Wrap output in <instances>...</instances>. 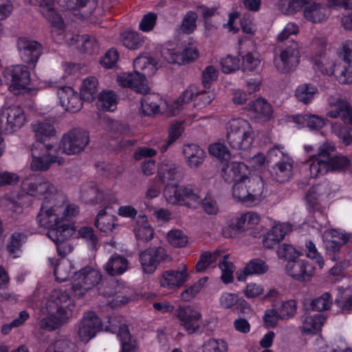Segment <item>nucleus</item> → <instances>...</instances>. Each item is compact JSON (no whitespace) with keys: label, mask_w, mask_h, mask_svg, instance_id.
I'll use <instances>...</instances> for the list:
<instances>
[{"label":"nucleus","mask_w":352,"mask_h":352,"mask_svg":"<svg viewBox=\"0 0 352 352\" xmlns=\"http://www.w3.org/2000/svg\"><path fill=\"white\" fill-rule=\"evenodd\" d=\"M21 188L28 195L43 199L36 217L40 227L49 229L47 236L57 245V252L64 256L69 251V248L63 243L74 232L69 223L72 217L79 212L75 204H65L53 184L38 174H31L22 182Z\"/></svg>","instance_id":"f257e3e1"},{"label":"nucleus","mask_w":352,"mask_h":352,"mask_svg":"<svg viewBox=\"0 0 352 352\" xmlns=\"http://www.w3.org/2000/svg\"><path fill=\"white\" fill-rule=\"evenodd\" d=\"M74 307L69 294L61 289H54L41 311L45 316L40 320L41 328L53 331L66 322Z\"/></svg>","instance_id":"f03ea898"},{"label":"nucleus","mask_w":352,"mask_h":352,"mask_svg":"<svg viewBox=\"0 0 352 352\" xmlns=\"http://www.w3.org/2000/svg\"><path fill=\"white\" fill-rule=\"evenodd\" d=\"M134 72H126L118 76L119 85L123 87H130L138 93L146 94L148 87L146 84V76L153 75L157 62L147 56H139L133 61Z\"/></svg>","instance_id":"7ed1b4c3"},{"label":"nucleus","mask_w":352,"mask_h":352,"mask_svg":"<svg viewBox=\"0 0 352 352\" xmlns=\"http://www.w3.org/2000/svg\"><path fill=\"white\" fill-rule=\"evenodd\" d=\"M287 5L286 10L282 12L286 14H293L303 8L305 17L313 22L320 23L329 14V8L349 12L352 10V1H330L327 8L316 1H285Z\"/></svg>","instance_id":"20e7f679"},{"label":"nucleus","mask_w":352,"mask_h":352,"mask_svg":"<svg viewBox=\"0 0 352 352\" xmlns=\"http://www.w3.org/2000/svg\"><path fill=\"white\" fill-rule=\"evenodd\" d=\"M264 182L258 175H243L236 179L232 188L233 198L246 206L258 205L263 199Z\"/></svg>","instance_id":"39448f33"},{"label":"nucleus","mask_w":352,"mask_h":352,"mask_svg":"<svg viewBox=\"0 0 352 352\" xmlns=\"http://www.w3.org/2000/svg\"><path fill=\"white\" fill-rule=\"evenodd\" d=\"M226 140L233 149H249L254 141V131L250 122L241 118L230 120L226 124Z\"/></svg>","instance_id":"423d86ee"},{"label":"nucleus","mask_w":352,"mask_h":352,"mask_svg":"<svg viewBox=\"0 0 352 352\" xmlns=\"http://www.w3.org/2000/svg\"><path fill=\"white\" fill-rule=\"evenodd\" d=\"M54 146L52 143L35 142L31 148L32 161L30 168L34 171L47 170L53 163H62L56 153Z\"/></svg>","instance_id":"0eeeda50"},{"label":"nucleus","mask_w":352,"mask_h":352,"mask_svg":"<svg viewBox=\"0 0 352 352\" xmlns=\"http://www.w3.org/2000/svg\"><path fill=\"white\" fill-rule=\"evenodd\" d=\"M89 143V133L82 129L76 128L63 135L59 148L65 154L77 155L83 151Z\"/></svg>","instance_id":"6e6552de"},{"label":"nucleus","mask_w":352,"mask_h":352,"mask_svg":"<svg viewBox=\"0 0 352 352\" xmlns=\"http://www.w3.org/2000/svg\"><path fill=\"white\" fill-rule=\"evenodd\" d=\"M100 272L91 267H85L75 272L74 280L72 283V290L75 296L82 297L88 290L96 286L101 280Z\"/></svg>","instance_id":"1a4fd4ad"},{"label":"nucleus","mask_w":352,"mask_h":352,"mask_svg":"<svg viewBox=\"0 0 352 352\" xmlns=\"http://www.w3.org/2000/svg\"><path fill=\"white\" fill-rule=\"evenodd\" d=\"M300 52L298 44L292 41L289 45L280 50L274 56V65L280 72L287 73L295 69L299 64Z\"/></svg>","instance_id":"9d476101"},{"label":"nucleus","mask_w":352,"mask_h":352,"mask_svg":"<svg viewBox=\"0 0 352 352\" xmlns=\"http://www.w3.org/2000/svg\"><path fill=\"white\" fill-rule=\"evenodd\" d=\"M334 146L329 142L323 143L318 148V153L309 156L306 162L311 177H317L329 171L328 155L333 153Z\"/></svg>","instance_id":"9b49d317"},{"label":"nucleus","mask_w":352,"mask_h":352,"mask_svg":"<svg viewBox=\"0 0 352 352\" xmlns=\"http://www.w3.org/2000/svg\"><path fill=\"white\" fill-rule=\"evenodd\" d=\"M24 122V112L20 107L11 106L0 110V131L12 133L20 129Z\"/></svg>","instance_id":"f8f14e48"},{"label":"nucleus","mask_w":352,"mask_h":352,"mask_svg":"<svg viewBox=\"0 0 352 352\" xmlns=\"http://www.w3.org/2000/svg\"><path fill=\"white\" fill-rule=\"evenodd\" d=\"M175 316L188 334L196 333L203 324L200 312L189 305L179 306L175 310Z\"/></svg>","instance_id":"ddd939ff"},{"label":"nucleus","mask_w":352,"mask_h":352,"mask_svg":"<svg viewBox=\"0 0 352 352\" xmlns=\"http://www.w3.org/2000/svg\"><path fill=\"white\" fill-rule=\"evenodd\" d=\"M102 330V324L100 318L94 311H88L85 313L78 324V338L81 342L87 343Z\"/></svg>","instance_id":"4468645a"},{"label":"nucleus","mask_w":352,"mask_h":352,"mask_svg":"<svg viewBox=\"0 0 352 352\" xmlns=\"http://www.w3.org/2000/svg\"><path fill=\"white\" fill-rule=\"evenodd\" d=\"M17 50L21 60L34 68L43 53L42 45L37 41L21 37L17 41Z\"/></svg>","instance_id":"2eb2a0df"},{"label":"nucleus","mask_w":352,"mask_h":352,"mask_svg":"<svg viewBox=\"0 0 352 352\" xmlns=\"http://www.w3.org/2000/svg\"><path fill=\"white\" fill-rule=\"evenodd\" d=\"M167 258L168 254L162 247L148 248L141 252L139 255L141 267L146 274H153L160 263Z\"/></svg>","instance_id":"dca6fc26"},{"label":"nucleus","mask_w":352,"mask_h":352,"mask_svg":"<svg viewBox=\"0 0 352 352\" xmlns=\"http://www.w3.org/2000/svg\"><path fill=\"white\" fill-rule=\"evenodd\" d=\"M286 274L299 282H308L313 277L315 267L306 259H296L287 261L285 265Z\"/></svg>","instance_id":"f3484780"},{"label":"nucleus","mask_w":352,"mask_h":352,"mask_svg":"<svg viewBox=\"0 0 352 352\" xmlns=\"http://www.w3.org/2000/svg\"><path fill=\"white\" fill-rule=\"evenodd\" d=\"M49 86L58 88L57 96L61 107L68 112L76 113L82 107L79 94L71 87H59L55 82H50Z\"/></svg>","instance_id":"a211bd4d"},{"label":"nucleus","mask_w":352,"mask_h":352,"mask_svg":"<svg viewBox=\"0 0 352 352\" xmlns=\"http://www.w3.org/2000/svg\"><path fill=\"white\" fill-rule=\"evenodd\" d=\"M188 280V269L186 265H181L175 270L164 272L159 278L162 287L174 290L182 287Z\"/></svg>","instance_id":"6ab92c4d"},{"label":"nucleus","mask_w":352,"mask_h":352,"mask_svg":"<svg viewBox=\"0 0 352 352\" xmlns=\"http://www.w3.org/2000/svg\"><path fill=\"white\" fill-rule=\"evenodd\" d=\"M327 104L329 107L327 117L340 118L344 122L352 124V109L346 100L338 96H330L327 99Z\"/></svg>","instance_id":"aec40b11"},{"label":"nucleus","mask_w":352,"mask_h":352,"mask_svg":"<svg viewBox=\"0 0 352 352\" xmlns=\"http://www.w3.org/2000/svg\"><path fill=\"white\" fill-rule=\"evenodd\" d=\"M6 77H10L12 85L10 89H25L30 82V73L26 65H16L8 67L5 72Z\"/></svg>","instance_id":"412c9836"},{"label":"nucleus","mask_w":352,"mask_h":352,"mask_svg":"<svg viewBox=\"0 0 352 352\" xmlns=\"http://www.w3.org/2000/svg\"><path fill=\"white\" fill-rule=\"evenodd\" d=\"M292 230V226L289 223H275L263 236V246L268 249L273 248Z\"/></svg>","instance_id":"4be33fe9"},{"label":"nucleus","mask_w":352,"mask_h":352,"mask_svg":"<svg viewBox=\"0 0 352 352\" xmlns=\"http://www.w3.org/2000/svg\"><path fill=\"white\" fill-rule=\"evenodd\" d=\"M183 177L182 168L169 160H164L158 168V178L160 183L179 181Z\"/></svg>","instance_id":"5701e85b"},{"label":"nucleus","mask_w":352,"mask_h":352,"mask_svg":"<svg viewBox=\"0 0 352 352\" xmlns=\"http://www.w3.org/2000/svg\"><path fill=\"white\" fill-rule=\"evenodd\" d=\"M163 54L168 63L183 65L196 60L199 56V52L195 46L189 45L181 52L168 50Z\"/></svg>","instance_id":"b1692460"},{"label":"nucleus","mask_w":352,"mask_h":352,"mask_svg":"<svg viewBox=\"0 0 352 352\" xmlns=\"http://www.w3.org/2000/svg\"><path fill=\"white\" fill-rule=\"evenodd\" d=\"M115 319L110 318L109 325L106 326L104 330L108 332L115 333L118 329V335L122 343V352H135L136 344L131 340V336L128 327L123 324L118 326L114 324Z\"/></svg>","instance_id":"393cba45"},{"label":"nucleus","mask_w":352,"mask_h":352,"mask_svg":"<svg viewBox=\"0 0 352 352\" xmlns=\"http://www.w3.org/2000/svg\"><path fill=\"white\" fill-rule=\"evenodd\" d=\"M248 110L249 116L258 122L267 121L272 116L271 105L263 98H258L250 103Z\"/></svg>","instance_id":"a878e982"},{"label":"nucleus","mask_w":352,"mask_h":352,"mask_svg":"<svg viewBox=\"0 0 352 352\" xmlns=\"http://www.w3.org/2000/svg\"><path fill=\"white\" fill-rule=\"evenodd\" d=\"M248 166L246 164L230 159L226 161L221 167L222 177L227 182L236 181L238 179L237 177L239 179L243 175L246 176Z\"/></svg>","instance_id":"bb28decb"},{"label":"nucleus","mask_w":352,"mask_h":352,"mask_svg":"<svg viewBox=\"0 0 352 352\" xmlns=\"http://www.w3.org/2000/svg\"><path fill=\"white\" fill-rule=\"evenodd\" d=\"M182 152L187 165L191 168H198L206 157L204 150L195 144H185Z\"/></svg>","instance_id":"cd10ccee"},{"label":"nucleus","mask_w":352,"mask_h":352,"mask_svg":"<svg viewBox=\"0 0 352 352\" xmlns=\"http://www.w3.org/2000/svg\"><path fill=\"white\" fill-rule=\"evenodd\" d=\"M82 192L85 198L93 204H113L116 201L114 197L110 198L107 194H104L93 182L85 185Z\"/></svg>","instance_id":"c85d7f7f"},{"label":"nucleus","mask_w":352,"mask_h":352,"mask_svg":"<svg viewBox=\"0 0 352 352\" xmlns=\"http://www.w3.org/2000/svg\"><path fill=\"white\" fill-rule=\"evenodd\" d=\"M318 95V88L311 83L300 84L294 91V97L296 100L304 104L311 103Z\"/></svg>","instance_id":"c756f323"},{"label":"nucleus","mask_w":352,"mask_h":352,"mask_svg":"<svg viewBox=\"0 0 352 352\" xmlns=\"http://www.w3.org/2000/svg\"><path fill=\"white\" fill-rule=\"evenodd\" d=\"M39 10L53 28L61 31L64 28L62 17L54 10V1H41Z\"/></svg>","instance_id":"7c9ffc66"},{"label":"nucleus","mask_w":352,"mask_h":352,"mask_svg":"<svg viewBox=\"0 0 352 352\" xmlns=\"http://www.w3.org/2000/svg\"><path fill=\"white\" fill-rule=\"evenodd\" d=\"M104 269L111 276H120L129 270V261L124 256L115 254L109 258Z\"/></svg>","instance_id":"2f4dec72"},{"label":"nucleus","mask_w":352,"mask_h":352,"mask_svg":"<svg viewBox=\"0 0 352 352\" xmlns=\"http://www.w3.org/2000/svg\"><path fill=\"white\" fill-rule=\"evenodd\" d=\"M162 104H166V100L161 99L157 94H148L144 96L141 101L142 113L146 116L162 113Z\"/></svg>","instance_id":"473e14b6"},{"label":"nucleus","mask_w":352,"mask_h":352,"mask_svg":"<svg viewBox=\"0 0 352 352\" xmlns=\"http://www.w3.org/2000/svg\"><path fill=\"white\" fill-rule=\"evenodd\" d=\"M293 160L288 156L281 158L274 166L275 179L278 182L289 180L292 175Z\"/></svg>","instance_id":"72a5a7b5"},{"label":"nucleus","mask_w":352,"mask_h":352,"mask_svg":"<svg viewBox=\"0 0 352 352\" xmlns=\"http://www.w3.org/2000/svg\"><path fill=\"white\" fill-rule=\"evenodd\" d=\"M326 318L324 314L318 313L314 315L302 316V331L305 333H316L321 329Z\"/></svg>","instance_id":"f704fd0d"},{"label":"nucleus","mask_w":352,"mask_h":352,"mask_svg":"<svg viewBox=\"0 0 352 352\" xmlns=\"http://www.w3.org/2000/svg\"><path fill=\"white\" fill-rule=\"evenodd\" d=\"M331 184L329 181H324L321 184L313 186L307 192L305 199L312 206L316 204L318 197L313 195V193H317L318 197L322 199L329 196L331 192Z\"/></svg>","instance_id":"c9c22d12"},{"label":"nucleus","mask_w":352,"mask_h":352,"mask_svg":"<svg viewBox=\"0 0 352 352\" xmlns=\"http://www.w3.org/2000/svg\"><path fill=\"white\" fill-rule=\"evenodd\" d=\"M32 129L36 142L47 143L48 139L54 136L56 133L54 126L47 122H36L32 124Z\"/></svg>","instance_id":"e433bc0d"},{"label":"nucleus","mask_w":352,"mask_h":352,"mask_svg":"<svg viewBox=\"0 0 352 352\" xmlns=\"http://www.w3.org/2000/svg\"><path fill=\"white\" fill-rule=\"evenodd\" d=\"M182 205L195 208L201 203V196L198 188L192 185L182 186Z\"/></svg>","instance_id":"4c0bfd02"},{"label":"nucleus","mask_w":352,"mask_h":352,"mask_svg":"<svg viewBox=\"0 0 352 352\" xmlns=\"http://www.w3.org/2000/svg\"><path fill=\"white\" fill-rule=\"evenodd\" d=\"M329 234L331 236V239L327 240L326 246L327 250L334 252L339 251L340 247L348 243L351 239L350 234L338 230H331L329 232Z\"/></svg>","instance_id":"58836bf2"},{"label":"nucleus","mask_w":352,"mask_h":352,"mask_svg":"<svg viewBox=\"0 0 352 352\" xmlns=\"http://www.w3.org/2000/svg\"><path fill=\"white\" fill-rule=\"evenodd\" d=\"M26 241V236L21 232H14L7 243V250L13 258H18L22 254V247Z\"/></svg>","instance_id":"ea45409f"},{"label":"nucleus","mask_w":352,"mask_h":352,"mask_svg":"<svg viewBox=\"0 0 352 352\" xmlns=\"http://www.w3.org/2000/svg\"><path fill=\"white\" fill-rule=\"evenodd\" d=\"M98 80L94 76L86 78L82 83L80 96L85 100L91 102L96 98L98 93Z\"/></svg>","instance_id":"a19ab883"},{"label":"nucleus","mask_w":352,"mask_h":352,"mask_svg":"<svg viewBox=\"0 0 352 352\" xmlns=\"http://www.w3.org/2000/svg\"><path fill=\"white\" fill-rule=\"evenodd\" d=\"M336 304L344 312L352 310V286L338 287Z\"/></svg>","instance_id":"79ce46f5"},{"label":"nucleus","mask_w":352,"mask_h":352,"mask_svg":"<svg viewBox=\"0 0 352 352\" xmlns=\"http://www.w3.org/2000/svg\"><path fill=\"white\" fill-rule=\"evenodd\" d=\"M229 254H222L221 252V256L218 259L219 267L221 271V278L226 284L233 281V273L235 270L234 264L229 261Z\"/></svg>","instance_id":"37998d69"},{"label":"nucleus","mask_w":352,"mask_h":352,"mask_svg":"<svg viewBox=\"0 0 352 352\" xmlns=\"http://www.w3.org/2000/svg\"><path fill=\"white\" fill-rule=\"evenodd\" d=\"M72 265L68 260H61L54 267L56 280L60 283L67 281L71 278L74 279L75 272L72 271Z\"/></svg>","instance_id":"c03bdc74"},{"label":"nucleus","mask_w":352,"mask_h":352,"mask_svg":"<svg viewBox=\"0 0 352 352\" xmlns=\"http://www.w3.org/2000/svg\"><path fill=\"white\" fill-rule=\"evenodd\" d=\"M117 97L112 91H103L98 96L96 105L99 109L113 111L116 107Z\"/></svg>","instance_id":"a18cd8bd"},{"label":"nucleus","mask_w":352,"mask_h":352,"mask_svg":"<svg viewBox=\"0 0 352 352\" xmlns=\"http://www.w3.org/2000/svg\"><path fill=\"white\" fill-rule=\"evenodd\" d=\"M95 226L101 232H111L115 227V217L108 214L104 209L101 210L96 217Z\"/></svg>","instance_id":"49530a36"},{"label":"nucleus","mask_w":352,"mask_h":352,"mask_svg":"<svg viewBox=\"0 0 352 352\" xmlns=\"http://www.w3.org/2000/svg\"><path fill=\"white\" fill-rule=\"evenodd\" d=\"M221 256V251L213 252H205L200 256L199 260L196 264L197 272H204L209 267H214Z\"/></svg>","instance_id":"de8ad7c7"},{"label":"nucleus","mask_w":352,"mask_h":352,"mask_svg":"<svg viewBox=\"0 0 352 352\" xmlns=\"http://www.w3.org/2000/svg\"><path fill=\"white\" fill-rule=\"evenodd\" d=\"M296 122H304L311 130H319L325 125L327 120L317 115L305 114L298 116Z\"/></svg>","instance_id":"09e8293b"},{"label":"nucleus","mask_w":352,"mask_h":352,"mask_svg":"<svg viewBox=\"0 0 352 352\" xmlns=\"http://www.w3.org/2000/svg\"><path fill=\"white\" fill-rule=\"evenodd\" d=\"M122 42L126 48L136 50L143 45L144 38L139 33L126 32L122 34Z\"/></svg>","instance_id":"8fccbe9b"},{"label":"nucleus","mask_w":352,"mask_h":352,"mask_svg":"<svg viewBox=\"0 0 352 352\" xmlns=\"http://www.w3.org/2000/svg\"><path fill=\"white\" fill-rule=\"evenodd\" d=\"M168 243L175 248H183L188 243V236L181 230L173 229L167 232Z\"/></svg>","instance_id":"3c124183"},{"label":"nucleus","mask_w":352,"mask_h":352,"mask_svg":"<svg viewBox=\"0 0 352 352\" xmlns=\"http://www.w3.org/2000/svg\"><path fill=\"white\" fill-rule=\"evenodd\" d=\"M239 228L245 231L254 228L260 221V216L254 212H248L236 218Z\"/></svg>","instance_id":"603ef678"},{"label":"nucleus","mask_w":352,"mask_h":352,"mask_svg":"<svg viewBox=\"0 0 352 352\" xmlns=\"http://www.w3.org/2000/svg\"><path fill=\"white\" fill-rule=\"evenodd\" d=\"M164 195L167 202L171 204H181L182 201V186L167 184Z\"/></svg>","instance_id":"864d4df0"},{"label":"nucleus","mask_w":352,"mask_h":352,"mask_svg":"<svg viewBox=\"0 0 352 352\" xmlns=\"http://www.w3.org/2000/svg\"><path fill=\"white\" fill-rule=\"evenodd\" d=\"M197 14L194 11H188L182 19L179 30L184 34H192L197 28Z\"/></svg>","instance_id":"5fc2aeb1"},{"label":"nucleus","mask_w":352,"mask_h":352,"mask_svg":"<svg viewBox=\"0 0 352 352\" xmlns=\"http://www.w3.org/2000/svg\"><path fill=\"white\" fill-rule=\"evenodd\" d=\"M333 132L342 140L345 145L352 143V129L348 126L335 122L331 126Z\"/></svg>","instance_id":"6e6d98bb"},{"label":"nucleus","mask_w":352,"mask_h":352,"mask_svg":"<svg viewBox=\"0 0 352 352\" xmlns=\"http://www.w3.org/2000/svg\"><path fill=\"white\" fill-rule=\"evenodd\" d=\"M140 218L142 219L144 223L141 226H137L135 228V236L138 240L147 242L153 238V230L151 226L146 222V216H140Z\"/></svg>","instance_id":"4d7b16f0"},{"label":"nucleus","mask_w":352,"mask_h":352,"mask_svg":"<svg viewBox=\"0 0 352 352\" xmlns=\"http://www.w3.org/2000/svg\"><path fill=\"white\" fill-rule=\"evenodd\" d=\"M45 352H76V347L68 340L59 339L50 344Z\"/></svg>","instance_id":"13d9d810"},{"label":"nucleus","mask_w":352,"mask_h":352,"mask_svg":"<svg viewBox=\"0 0 352 352\" xmlns=\"http://www.w3.org/2000/svg\"><path fill=\"white\" fill-rule=\"evenodd\" d=\"M228 346L222 339L210 338L203 344V352H228Z\"/></svg>","instance_id":"bf43d9fd"},{"label":"nucleus","mask_w":352,"mask_h":352,"mask_svg":"<svg viewBox=\"0 0 352 352\" xmlns=\"http://www.w3.org/2000/svg\"><path fill=\"white\" fill-rule=\"evenodd\" d=\"M332 153L328 155V165L329 171H341L346 168L349 164V160L342 155L331 156Z\"/></svg>","instance_id":"052dcab7"},{"label":"nucleus","mask_w":352,"mask_h":352,"mask_svg":"<svg viewBox=\"0 0 352 352\" xmlns=\"http://www.w3.org/2000/svg\"><path fill=\"white\" fill-rule=\"evenodd\" d=\"M268 266L260 258L251 260L245 267V272L248 274H263L267 272Z\"/></svg>","instance_id":"680f3d73"},{"label":"nucleus","mask_w":352,"mask_h":352,"mask_svg":"<svg viewBox=\"0 0 352 352\" xmlns=\"http://www.w3.org/2000/svg\"><path fill=\"white\" fill-rule=\"evenodd\" d=\"M335 76L340 83H352V67L350 65H338Z\"/></svg>","instance_id":"e2e57ef3"},{"label":"nucleus","mask_w":352,"mask_h":352,"mask_svg":"<svg viewBox=\"0 0 352 352\" xmlns=\"http://www.w3.org/2000/svg\"><path fill=\"white\" fill-rule=\"evenodd\" d=\"M279 318L281 320H287L293 317L296 312V304L293 300L283 302L278 307L276 308Z\"/></svg>","instance_id":"0e129e2a"},{"label":"nucleus","mask_w":352,"mask_h":352,"mask_svg":"<svg viewBox=\"0 0 352 352\" xmlns=\"http://www.w3.org/2000/svg\"><path fill=\"white\" fill-rule=\"evenodd\" d=\"M210 154L221 161H228L230 159V153L228 148L223 144L214 143L209 146Z\"/></svg>","instance_id":"69168bd1"},{"label":"nucleus","mask_w":352,"mask_h":352,"mask_svg":"<svg viewBox=\"0 0 352 352\" xmlns=\"http://www.w3.org/2000/svg\"><path fill=\"white\" fill-rule=\"evenodd\" d=\"M81 50L88 54H96L99 52L100 45L95 37L89 35H82Z\"/></svg>","instance_id":"338daca9"},{"label":"nucleus","mask_w":352,"mask_h":352,"mask_svg":"<svg viewBox=\"0 0 352 352\" xmlns=\"http://www.w3.org/2000/svg\"><path fill=\"white\" fill-rule=\"evenodd\" d=\"M332 302L331 294L325 292L320 297L314 299L311 305L314 310L321 311L329 309Z\"/></svg>","instance_id":"774afa93"}]
</instances>
